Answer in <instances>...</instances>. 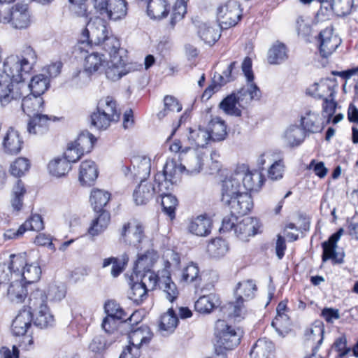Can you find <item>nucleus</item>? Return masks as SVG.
Returning a JSON list of instances; mask_svg holds the SVG:
<instances>
[{
  "instance_id": "c03bdc74",
  "label": "nucleus",
  "mask_w": 358,
  "mask_h": 358,
  "mask_svg": "<svg viewBox=\"0 0 358 358\" xmlns=\"http://www.w3.org/2000/svg\"><path fill=\"white\" fill-rule=\"evenodd\" d=\"M148 291L143 283L136 282L131 285L127 296L134 303L140 305L147 299Z\"/></svg>"
},
{
  "instance_id": "6e6d98bb",
  "label": "nucleus",
  "mask_w": 358,
  "mask_h": 358,
  "mask_svg": "<svg viewBox=\"0 0 358 358\" xmlns=\"http://www.w3.org/2000/svg\"><path fill=\"white\" fill-rule=\"evenodd\" d=\"M29 87L31 94L41 96L49 87V80L44 75H36L31 78Z\"/></svg>"
},
{
  "instance_id": "052dcab7",
  "label": "nucleus",
  "mask_w": 358,
  "mask_h": 358,
  "mask_svg": "<svg viewBox=\"0 0 358 358\" xmlns=\"http://www.w3.org/2000/svg\"><path fill=\"white\" fill-rule=\"evenodd\" d=\"M208 252L210 255L217 258L224 256L228 251V245L226 241L217 238L212 240L208 245Z\"/></svg>"
},
{
  "instance_id": "7c9ffc66",
  "label": "nucleus",
  "mask_w": 358,
  "mask_h": 358,
  "mask_svg": "<svg viewBox=\"0 0 358 358\" xmlns=\"http://www.w3.org/2000/svg\"><path fill=\"white\" fill-rule=\"evenodd\" d=\"M32 321L30 311L23 310L15 317L12 323V331L15 336L24 335Z\"/></svg>"
},
{
  "instance_id": "dca6fc26",
  "label": "nucleus",
  "mask_w": 358,
  "mask_h": 358,
  "mask_svg": "<svg viewBox=\"0 0 358 358\" xmlns=\"http://www.w3.org/2000/svg\"><path fill=\"white\" fill-rule=\"evenodd\" d=\"M132 168L128 166H123L122 171L125 176H128L129 174L134 178L145 180V178L149 176L151 169V160L147 157L137 156L131 160Z\"/></svg>"
},
{
  "instance_id": "5fc2aeb1",
  "label": "nucleus",
  "mask_w": 358,
  "mask_h": 358,
  "mask_svg": "<svg viewBox=\"0 0 358 358\" xmlns=\"http://www.w3.org/2000/svg\"><path fill=\"white\" fill-rule=\"evenodd\" d=\"M220 108L227 114L240 117L241 110L235 97V92L224 98L220 103Z\"/></svg>"
},
{
  "instance_id": "e433bc0d",
  "label": "nucleus",
  "mask_w": 358,
  "mask_h": 358,
  "mask_svg": "<svg viewBox=\"0 0 358 358\" xmlns=\"http://www.w3.org/2000/svg\"><path fill=\"white\" fill-rule=\"evenodd\" d=\"M99 215L94 218L88 229V233L92 236L102 233L108 226L110 220V213L106 210L96 211Z\"/></svg>"
},
{
  "instance_id": "20e7f679",
  "label": "nucleus",
  "mask_w": 358,
  "mask_h": 358,
  "mask_svg": "<svg viewBox=\"0 0 358 358\" xmlns=\"http://www.w3.org/2000/svg\"><path fill=\"white\" fill-rule=\"evenodd\" d=\"M85 31L87 33L90 42L95 45H103L106 51L120 47L119 40L112 35H108L107 23L102 17H96L94 20H90L87 24Z\"/></svg>"
},
{
  "instance_id": "39448f33",
  "label": "nucleus",
  "mask_w": 358,
  "mask_h": 358,
  "mask_svg": "<svg viewBox=\"0 0 358 358\" xmlns=\"http://www.w3.org/2000/svg\"><path fill=\"white\" fill-rule=\"evenodd\" d=\"M8 269L11 274L21 276L23 282L30 285L38 281L41 275V268L37 262L28 264L23 255H10Z\"/></svg>"
},
{
  "instance_id": "4d7b16f0",
  "label": "nucleus",
  "mask_w": 358,
  "mask_h": 358,
  "mask_svg": "<svg viewBox=\"0 0 358 358\" xmlns=\"http://www.w3.org/2000/svg\"><path fill=\"white\" fill-rule=\"evenodd\" d=\"M103 55L96 52H93L85 57V70L90 73L98 71L103 66L105 59Z\"/></svg>"
},
{
  "instance_id": "de8ad7c7",
  "label": "nucleus",
  "mask_w": 358,
  "mask_h": 358,
  "mask_svg": "<svg viewBox=\"0 0 358 358\" xmlns=\"http://www.w3.org/2000/svg\"><path fill=\"white\" fill-rule=\"evenodd\" d=\"M96 141L94 136L87 131H83L79 134L76 139L71 141L85 154L89 153L93 148Z\"/></svg>"
},
{
  "instance_id": "7ed1b4c3",
  "label": "nucleus",
  "mask_w": 358,
  "mask_h": 358,
  "mask_svg": "<svg viewBox=\"0 0 358 358\" xmlns=\"http://www.w3.org/2000/svg\"><path fill=\"white\" fill-rule=\"evenodd\" d=\"M257 286L252 280H247L237 284L235 289L236 300L227 303L224 307L229 317L243 319L247 314L244 302L255 296Z\"/></svg>"
},
{
  "instance_id": "b1692460",
  "label": "nucleus",
  "mask_w": 358,
  "mask_h": 358,
  "mask_svg": "<svg viewBox=\"0 0 358 358\" xmlns=\"http://www.w3.org/2000/svg\"><path fill=\"white\" fill-rule=\"evenodd\" d=\"M28 294V287L22 280H15L7 287L6 296L14 303H21L24 301Z\"/></svg>"
},
{
  "instance_id": "69168bd1",
  "label": "nucleus",
  "mask_w": 358,
  "mask_h": 358,
  "mask_svg": "<svg viewBox=\"0 0 358 358\" xmlns=\"http://www.w3.org/2000/svg\"><path fill=\"white\" fill-rule=\"evenodd\" d=\"M29 168L30 163L29 159L24 157H19L10 164V172L13 176L20 178Z\"/></svg>"
},
{
  "instance_id": "5701e85b",
  "label": "nucleus",
  "mask_w": 358,
  "mask_h": 358,
  "mask_svg": "<svg viewBox=\"0 0 358 358\" xmlns=\"http://www.w3.org/2000/svg\"><path fill=\"white\" fill-rule=\"evenodd\" d=\"M23 141L20 133L13 128H9L3 136L2 146L5 152L16 155L20 152Z\"/></svg>"
},
{
  "instance_id": "a19ab883",
  "label": "nucleus",
  "mask_w": 358,
  "mask_h": 358,
  "mask_svg": "<svg viewBox=\"0 0 358 358\" xmlns=\"http://www.w3.org/2000/svg\"><path fill=\"white\" fill-rule=\"evenodd\" d=\"M288 58L286 46L277 42L272 45L268 52V62L271 64H280Z\"/></svg>"
},
{
  "instance_id": "aec40b11",
  "label": "nucleus",
  "mask_w": 358,
  "mask_h": 358,
  "mask_svg": "<svg viewBox=\"0 0 358 358\" xmlns=\"http://www.w3.org/2000/svg\"><path fill=\"white\" fill-rule=\"evenodd\" d=\"M261 91L257 85L253 82L248 83L246 85L241 87L235 93V97L238 106L241 108H247L252 101L259 100Z\"/></svg>"
},
{
  "instance_id": "72a5a7b5",
  "label": "nucleus",
  "mask_w": 358,
  "mask_h": 358,
  "mask_svg": "<svg viewBox=\"0 0 358 358\" xmlns=\"http://www.w3.org/2000/svg\"><path fill=\"white\" fill-rule=\"evenodd\" d=\"M220 304L219 297L215 294L200 296L195 302V310L203 314L211 313Z\"/></svg>"
},
{
  "instance_id": "bb28decb",
  "label": "nucleus",
  "mask_w": 358,
  "mask_h": 358,
  "mask_svg": "<svg viewBox=\"0 0 358 358\" xmlns=\"http://www.w3.org/2000/svg\"><path fill=\"white\" fill-rule=\"evenodd\" d=\"M129 329V331L124 333L129 334V345L134 347H138L140 349L142 345L148 343L151 339L152 334L146 325H141L135 329L134 327Z\"/></svg>"
},
{
  "instance_id": "3c124183",
  "label": "nucleus",
  "mask_w": 358,
  "mask_h": 358,
  "mask_svg": "<svg viewBox=\"0 0 358 358\" xmlns=\"http://www.w3.org/2000/svg\"><path fill=\"white\" fill-rule=\"evenodd\" d=\"M301 124L303 131L317 133L321 130L319 123V115L315 113L308 111L301 118Z\"/></svg>"
},
{
  "instance_id": "58836bf2",
  "label": "nucleus",
  "mask_w": 358,
  "mask_h": 358,
  "mask_svg": "<svg viewBox=\"0 0 358 358\" xmlns=\"http://www.w3.org/2000/svg\"><path fill=\"white\" fill-rule=\"evenodd\" d=\"M273 350V345L271 341L260 338L253 345L250 356V358H269Z\"/></svg>"
},
{
  "instance_id": "774afa93",
  "label": "nucleus",
  "mask_w": 358,
  "mask_h": 358,
  "mask_svg": "<svg viewBox=\"0 0 358 358\" xmlns=\"http://www.w3.org/2000/svg\"><path fill=\"white\" fill-rule=\"evenodd\" d=\"M353 3V0H332L331 6L338 15L345 16L350 13Z\"/></svg>"
},
{
  "instance_id": "c85d7f7f",
  "label": "nucleus",
  "mask_w": 358,
  "mask_h": 358,
  "mask_svg": "<svg viewBox=\"0 0 358 358\" xmlns=\"http://www.w3.org/2000/svg\"><path fill=\"white\" fill-rule=\"evenodd\" d=\"M43 99L41 96L30 94L22 99L21 108L27 116L41 114L43 110Z\"/></svg>"
},
{
  "instance_id": "13d9d810",
  "label": "nucleus",
  "mask_w": 358,
  "mask_h": 358,
  "mask_svg": "<svg viewBox=\"0 0 358 358\" xmlns=\"http://www.w3.org/2000/svg\"><path fill=\"white\" fill-rule=\"evenodd\" d=\"M271 326L276 332L282 336H285L290 331L291 321L287 314L276 315L271 322Z\"/></svg>"
},
{
  "instance_id": "4c0bfd02",
  "label": "nucleus",
  "mask_w": 358,
  "mask_h": 358,
  "mask_svg": "<svg viewBox=\"0 0 358 358\" xmlns=\"http://www.w3.org/2000/svg\"><path fill=\"white\" fill-rule=\"evenodd\" d=\"M211 221L203 215H200L192 220L189 225V230L191 233L199 236H207L210 232Z\"/></svg>"
},
{
  "instance_id": "9d476101",
  "label": "nucleus",
  "mask_w": 358,
  "mask_h": 358,
  "mask_svg": "<svg viewBox=\"0 0 358 358\" xmlns=\"http://www.w3.org/2000/svg\"><path fill=\"white\" fill-rule=\"evenodd\" d=\"M242 17V10L237 1L229 0L217 10V20L222 29L235 26Z\"/></svg>"
},
{
  "instance_id": "680f3d73",
  "label": "nucleus",
  "mask_w": 358,
  "mask_h": 358,
  "mask_svg": "<svg viewBox=\"0 0 358 358\" xmlns=\"http://www.w3.org/2000/svg\"><path fill=\"white\" fill-rule=\"evenodd\" d=\"M236 64V62H231L227 69L222 72V74L215 73L214 75L213 82L217 90H219L222 85L233 80L232 71L235 68Z\"/></svg>"
},
{
  "instance_id": "9b49d317",
  "label": "nucleus",
  "mask_w": 358,
  "mask_h": 358,
  "mask_svg": "<svg viewBox=\"0 0 358 358\" xmlns=\"http://www.w3.org/2000/svg\"><path fill=\"white\" fill-rule=\"evenodd\" d=\"M233 173L238 182L241 183L242 189L257 191L263 185L264 178L262 173L250 171L248 166L245 164L238 166Z\"/></svg>"
},
{
  "instance_id": "338daca9",
  "label": "nucleus",
  "mask_w": 358,
  "mask_h": 358,
  "mask_svg": "<svg viewBox=\"0 0 358 358\" xmlns=\"http://www.w3.org/2000/svg\"><path fill=\"white\" fill-rule=\"evenodd\" d=\"M20 60L24 64V69L29 72L37 61L35 50L30 46L24 48L22 56L20 57Z\"/></svg>"
},
{
  "instance_id": "cd10ccee",
  "label": "nucleus",
  "mask_w": 358,
  "mask_h": 358,
  "mask_svg": "<svg viewBox=\"0 0 358 358\" xmlns=\"http://www.w3.org/2000/svg\"><path fill=\"white\" fill-rule=\"evenodd\" d=\"M98 177V169L92 160L82 162L79 169V181L83 185H92Z\"/></svg>"
},
{
  "instance_id": "09e8293b",
  "label": "nucleus",
  "mask_w": 358,
  "mask_h": 358,
  "mask_svg": "<svg viewBox=\"0 0 358 358\" xmlns=\"http://www.w3.org/2000/svg\"><path fill=\"white\" fill-rule=\"evenodd\" d=\"M110 194L103 189H93L90 195V202L94 211L104 210L103 207L108 203Z\"/></svg>"
},
{
  "instance_id": "412c9836",
  "label": "nucleus",
  "mask_w": 358,
  "mask_h": 358,
  "mask_svg": "<svg viewBox=\"0 0 358 358\" xmlns=\"http://www.w3.org/2000/svg\"><path fill=\"white\" fill-rule=\"evenodd\" d=\"M260 227L258 219L252 217H248L243 219L241 222L236 223L234 234L240 240L245 241L248 238L255 236L258 233Z\"/></svg>"
},
{
  "instance_id": "423d86ee",
  "label": "nucleus",
  "mask_w": 358,
  "mask_h": 358,
  "mask_svg": "<svg viewBox=\"0 0 358 358\" xmlns=\"http://www.w3.org/2000/svg\"><path fill=\"white\" fill-rule=\"evenodd\" d=\"M215 334L218 339L217 347L215 349L217 355L222 353V350H233L240 343L241 331L229 326L224 320H218L216 322Z\"/></svg>"
},
{
  "instance_id": "0eeeda50",
  "label": "nucleus",
  "mask_w": 358,
  "mask_h": 358,
  "mask_svg": "<svg viewBox=\"0 0 358 358\" xmlns=\"http://www.w3.org/2000/svg\"><path fill=\"white\" fill-rule=\"evenodd\" d=\"M0 22L8 23L17 29L28 28L31 23L30 11L27 4L17 3L10 9L0 13Z\"/></svg>"
},
{
  "instance_id": "c9c22d12",
  "label": "nucleus",
  "mask_w": 358,
  "mask_h": 358,
  "mask_svg": "<svg viewBox=\"0 0 358 358\" xmlns=\"http://www.w3.org/2000/svg\"><path fill=\"white\" fill-rule=\"evenodd\" d=\"M213 141H221L225 139L227 135V124L220 117L213 118L208 124L207 129Z\"/></svg>"
},
{
  "instance_id": "f3484780",
  "label": "nucleus",
  "mask_w": 358,
  "mask_h": 358,
  "mask_svg": "<svg viewBox=\"0 0 358 358\" xmlns=\"http://www.w3.org/2000/svg\"><path fill=\"white\" fill-rule=\"evenodd\" d=\"M319 50L322 57L330 56L341 43V39L333 32L331 27H327L319 34Z\"/></svg>"
},
{
  "instance_id": "ea45409f",
  "label": "nucleus",
  "mask_w": 358,
  "mask_h": 358,
  "mask_svg": "<svg viewBox=\"0 0 358 358\" xmlns=\"http://www.w3.org/2000/svg\"><path fill=\"white\" fill-rule=\"evenodd\" d=\"M28 307L30 312L39 310H46L47 295L45 292L40 289L31 290L28 298Z\"/></svg>"
},
{
  "instance_id": "f704fd0d",
  "label": "nucleus",
  "mask_w": 358,
  "mask_h": 358,
  "mask_svg": "<svg viewBox=\"0 0 358 358\" xmlns=\"http://www.w3.org/2000/svg\"><path fill=\"white\" fill-rule=\"evenodd\" d=\"M306 138V132L297 125H290L283 134L285 143L289 147L300 145Z\"/></svg>"
},
{
  "instance_id": "a211bd4d",
  "label": "nucleus",
  "mask_w": 358,
  "mask_h": 358,
  "mask_svg": "<svg viewBox=\"0 0 358 358\" xmlns=\"http://www.w3.org/2000/svg\"><path fill=\"white\" fill-rule=\"evenodd\" d=\"M224 205L229 207L231 214L241 216L250 212L253 208V201L249 193L243 191Z\"/></svg>"
},
{
  "instance_id": "a18cd8bd",
  "label": "nucleus",
  "mask_w": 358,
  "mask_h": 358,
  "mask_svg": "<svg viewBox=\"0 0 358 358\" xmlns=\"http://www.w3.org/2000/svg\"><path fill=\"white\" fill-rule=\"evenodd\" d=\"M169 191H164V194H158L162 197V206L163 212L167 215L171 220L176 217V210L178 206L177 198L168 193Z\"/></svg>"
},
{
  "instance_id": "c756f323",
  "label": "nucleus",
  "mask_w": 358,
  "mask_h": 358,
  "mask_svg": "<svg viewBox=\"0 0 358 358\" xmlns=\"http://www.w3.org/2000/svg\"><path fill=\"white\" fill-rule=\"evenodd\" d=\"M187 140L191 145L196 147L198 150L203 149L210 141V135L207 129L201 127L189 128Z\"/></svg>"
},
{
  "instance_id": "e2e57ef3",
  "label": "nucleus",
  "mask_w": 358,
  "mask_h": 358,
  "mask_svg": "<svg viewBox=\"0 0 358 358\" xmlns=\"http://www.w3.org/2000/svg\"><path fill=\"white\" fill-rule=\"evenodd\" d=\"M104 310L106 313V317H112L122 321H124V317L127 315L120 304L114 300H110L106 302Z\"/></svg>"
},
{
  "instance_id": "0e129e2a",
  "label": "nucleus",
  "mask_w": 358,
  "mask_h": 358,
  "mask_svg": "<svg viewBox=\"0 0 358 358\" xmlns=\"http://www.w3.org/2000/svg\"><path fill=\"white\" fill-rule=\"evenodd\" d=\"M25 192L24 184L21 180H18L13 187L11 199V205L15 210H20L22 208Z\"/></svg>"
},
{
  "instance_id": "f8f14e48",
  "label": "nucleus",
  "mask_w": 358,
  "mask_h": 358,
  "mask_svg": "<svg viewBox=\"0 0 358 358\" xmlns=\"http://www.w3.org/2000/svg\"><path fill=\"white\" fill-rule=\"evenodd\" d=\"M119 233L121 243L136 248H139L145 238L143 225L136 221L124 223Z\"/></svg>"
},
{
  "instance_id": "8fccbe9b",
  "label": "nucleus",
  "mask_w": 358,
  "mask_h": 358,
  "mask_svg": "<svg viewBox=\"0 0 358 358\" xmlns=\"http://www.w3.org/2000/svg\"><path fill=\"white\" fill-rule=\"evenodd\" d=\"M71 169L69 162L63 157H57L48 164L50 173L56 177L65 176Z\"/></svg>"
},
{
  "instance_id": "6ab92c4d",
  "label": "nucleus",
  "mask_w": 358,
  "mask_h": 358,
  "mask_svg": "<svg viewBox=\"0 0 358 358\" xmlns=\"http://www.w3.org/2000/svg\"><path fill=\"white\" fill-rule=\"evenodd\" d=\"M242 190L241 183L238 182L234 173L225 177L220 184L221 201L223 204L229 202L239 194Z\"/></svg>"
},
{
  "instance_id": "f257e3e1",
  "label": "nucleus",
  "mask_w": 358,
  "mask_h": 358,
  "mask_svg": "<svg viewBox=\"0 0 358 358\" xmlns=\"http://www.w3.org/2000/svg\"><path fill=\"white\" fill-rule=\"evenodd\" d=\"M110 60L107 63L106 76L108 79L116 81L127 73L137 71L142 65L128 62L127 51L122 48L111 49L107 51Z\"/></svg>"
},
{
  "instance_id": "ddd939ff",
  "label": "nucleus",
  "mask_w": 358,
  "mask_h": 358,
  "mask_svg": "<svg viewBox=\"0 0 358 358\" xmlns=\"http://www.w3.org/2000/svg\"><path fill=\"white\" fill-rule=\"evenodd\" d=\"M29 73L24 69V64L21 63L20 57L10 55L3 62V71L0 77L20 83L24 80V76Z\"/></svg>"
},
{
  "instance_id": "2eb2a0df",
  "label": "nucleus",
  "mask_w": 358,
  "mask_h": 358,
  "mask_svg": "<svg viewBox=\"0 0 358 358\" xmlns=\"http://www.w3.org/2000/svg\"><path fill=\"white\" fill-rule=\"evenodd\" d=\"M165 190H159V183L141 180L134 189L133 197L136 205H144L149 202L155 194H164Z\"/></svg>"
},
{
  "instance_id": "393cba45",
  "label": "nucleus",
  "mask_w": 358,
  "mask_h": 358,
  "mask_svg": "<svg viewBox=\"0 0 358 358\" xmlns=\"http://www.w3.org/2000/svg\"><path fill=\"white\" fill-rule=\"evenodd\" d=\"M338 82L335 78H325L315 84V90L313 93L315 97L318 99L331 98L335 96Z\"/></svg>"
},
{
  "instance_id": "603ef678",
  "label": "nucleus",
  "mask_w": 358,
  "mask_h": 358,
  "mask_svg": "<svg viewBox=\"0 0 358 358\" xmlns=\"http://www.w3.org/2000/svg\"><path fill=\"white\" fill-rule=\"evenodd\" d=\"M199 35L207 44H214L220 37L219 31L207 23H201L199 27Z\"/></svg>"
},
{
  "instance_id": "49530a36",
  "label": "nucleus",
  "mask_w": 358,
  "mask_h": 358,
  "mask_svg": "<svg viewBox=\"0 0 358 358\" xmlns=\"http://www.w3.org/2000/svg\"><path fill=\"white\" fill-rule=\"evenodd\" d=\"M34 324L40 328H46L54 323L53 315L50 313L48 307L46 310L43 308L31 312Z\"/></svg>"
},
{
  "instance_id": "79ce46f5",
  "label": "nucleus",
  "mask_w": 358,
  "mask_h": 358,
  "mask_svg": "<svg viewBox=\"0 0 358 358\" xmlns=\"http://www.w3.org/2000/svg\"><path fill=\"white\" fill-rule=\"evenodd\" d=\"M162 279L159 280V288L166 294V299L171 302L178 297V291L176 284L171 280L168 271H162Z\"/></svg>"
},
{
  "instance_id": "4be33fe9",
  "label": "nucleus",
  "mask_w": 358,
  "mask_h": 358,
  "mask_svg": "<svg viewBox=\"0 0 358 358\" xmlns=\"http://www.w3.org/2000/svg\"><path fill=\"white\" fill-rule=\"evenodd\" d=\"M342 234L343 229H340L337 232L333 234L327 241L322 243L323 253L322 258L323 262L331 259L333 264H341L343 262V257H339L336 252L337 242Z\"/></svg>"
},
{
  "instance_id": "37998d69",
  "label": "nucleus",
  "mask_w": 358,
  "mask_h": 358,
  "mask_svg": "<svg viewBox=\"0 0 358 358\" xmlns=\"http://www.w3.org/2000/svg\"><path fill=\"white\" fill-rule=\"evenodd\" d=\"M166 0H150L148 3L147 13L152 19L160 20L168 14Z\"/></svg>"
},
{
  "instance_id": "bf43d9fd",
  "label": "nucleus",
  "mask_w": 358,
  "mask_h": 358,
  "mask_svg": "<svg viewBox=\"0 0 358 358\" xmlns=\"http://www.w3.org/2000/svg\"><path fill=\"white\" fill-rule=\"evenodd\" d=\"M118 120L110 116L109 114H103L98 110L91 115V124L99 129H106L111 122L117 121Z\"/></svg>"
},
{
  "instance_id": "864d4df0",
  "label": "nucleus",
  "mask_w": 358,
  "mask_h": 358,
  "mask_svg": "<svg viewBox=\"0 0 358 358\" xmlns=\"http://www.w3.org/2000/svg\"><path fill=\"white\" fill-rule=\"evenodd\" d=\"M98 110L103 114L119 119L120 113L117 109L116 101L111 96H106L99 100L97 104Z\"/></svg>"
},
{
  "instance_id": "6e6552de",
  "label": "nucleus",
  "mask_w": 358,
  "mask_h": 358,
  "mask_svg": "<svg viewBox=\"0 0 358 358\" xmlns=\"http://www.w3.org/2000/svg\"><path fill=\"white\" fill-rule=\"evenodd\" d=\"M184 171L180 162L178 164L175 159H168L163 171L155 176V182L159 183V190L169 191Z\"/></svg>"
},
{
  "instance_id": "1a4fd4ad",
  "label": "nucleus",
  "mask_w": 358,
  "mask_h": 358,
  "mask_svg": "<svg viewBox=\"0 0 358 358\" xmlns=\"http://www.w3.org/2000/svg\"><path fill=\"white\" fill-rule=\"evenodd\" d=\"M94 7L103 17L110 20H119L127 13V3L125 0H93Z\"/></svg>"
},
{
  "instance_id": "473e14b6",
  "label": "nucleus",
  "mask_w": 358,
  "mask_h": 358,
  "mask_svg": "<svg viewBox=\"0 0 358 358\" xmlns=\"http://www.w3.org/2000/svg\"><path fill=\"white\" fill-rule=\"evenodd\" d=\"M178 324V317L173 308H170L160 317L159 324V331L164 336L170 334L175 331Z\"/></svg>"
},
{
  "instance_id": "4468645a",
  "label": "nucleus",
  "mask_w": 358,
  "mask_h": 358,
  "mask_svg": "<svg viewBox=\"0 0 358 358\" xmlns=\"http://www.w3.org/2000/svg\"><path fill=\"white\" fill-rule=\"evenodd\" d=\"M22 84L0 77V104L6 106L11 101L20 99L22 96Z\"/></svg>"
},
{
  "instance_id": "a878e982",
  "label": "nucleus",
  "mask_w": 358,
  "mask_h": 358,
  "mask_svg": "<svg viewBox=\"0 0 358 358\" xmlns=\"http://www.w3.org/2000/svg\"><path fill=\"white\" fill-rule=\"evenodd\" d=\"M157 259V252L153 249L148 250L144 254L138 255L134 266V273L139 275L143 271H152Z\"/></svg>"
},
{
  "instance_id": "f03ea898",
  "label": "nucleus",
  "mask_w": 358,
  "mask_h": 358,
  "mask_svg": "<svg viewBox=\"0 0 358 358\" xmlns=\"http://www.w3.org/2000/svg\"><path fill=\"white\" fill-rule=\"evenodd\" d=\"M169 150L178 154V161L181 162L184 171L194 174L198 173L203 165L205 153L197 148L183 146L180 140H175L169 146Z\"/></svg>"
},
{
  "instance_id": "2f4dec72",
  "label": "nucleus",
  "mask_w": 358,
  "mask_h": 358,
  "mask_svg": "<svg viewBox=\"0 0 358 358\" xmlns=\"http://www.w3.org/2000/svg\"><path fill=\"white\" fill-rule=\"evenodd\" d=\"M27 123V131L30 134L41 135L48 130L50 118L46 115L36 114L29 117Z\"/></svg>"
}]
</instances>
